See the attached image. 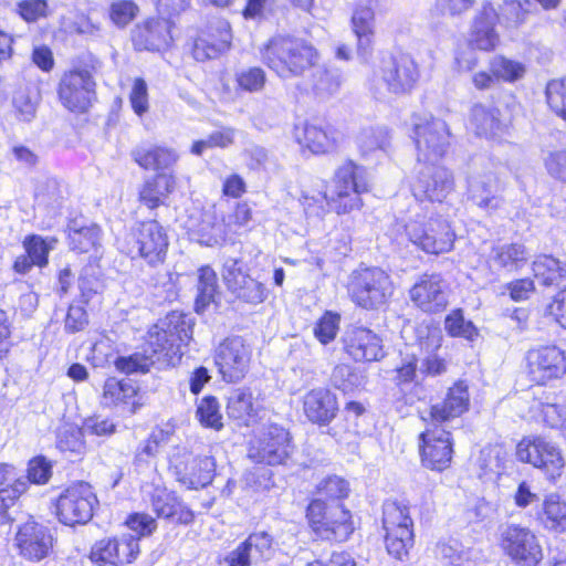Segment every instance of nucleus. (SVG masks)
<instances>
[{"instance_id": "nucleus-1", "label": "nucleus", "mask_w": 566, "mask_h": 566, "mask_svg": "<svg viewBox=\"0 0 566 566\" xmlns=\"http://www.w3.org/2000/svg\"><path fill=\"white\" fill-rule=\"evenodd\" d=\"M512 171L507 163L490 154L474 155L467 175L468 199L482 209L495 210L502 206V191Z\"/></svg>"}, {"instance_id": "nucleus-2", "label": "nucleus", "mask_w": 566, "mask_h": 566, "mask_svg": "<svg viewBox=\"0 0 566 566\" xmlns=\"http://www.w3.org/2000/svg\"><path fill=\"white\" fill-rule=\"evenodd\" d=\"M260 53L262 62L282 80L302 76L319 60L310 42L293 35L272 36Z\"/></svg>"}, {"instance_id": "nucleus-3", "label": "nucleus", "mask_w": 566, "mask_h": 566, "mask_svg": "<svg viewBox=\"0 0 566 566\" xmlns=\"http://www.w3.org/2000/svg\"><path fill=\"white\" fill-rule=\"evenodd\" d=\"M193 317L189 314L171 312L148 332V352L157 363L175 365L182 356V347L192 338Z\"/></svg>"}, {"instance_id": "nucleus-4", "label": "nucleus", "mask_w": 566, "mask_h": 566, "mask_svg": "<svg viewBox=\"0 0 566 566\" xmlns=\"http://www.w3.org/2000/svg\"><path fill=\"white\" fill-rule=\"evenodd\" d=\"M366 191L365 169L349 160L336 170L333 185L326 189L324 198L329 208L340 214L359 208V195Z\"/></svg>"}, {"instance_id": "nucleus-5", "label": "nucleus", "mask_w": 566, "mask_h": 566, "mask_svg": "<svg viewBox=\"0 0 566 566\" xmlns=\"http://www.w3.org/2000/svg\"><path fill=\"white\" fill-rule=\"evenodd\" d=\"M419 69L408 54L389 55L381 60L378 71L369 80V88L374 94H382V90L400 95L408 93L419 80Z\"/></svg>"}, {"instance_id": "nucleus-6", "label": "nucleus", "mask_w": 566, "mask_h": 566, "mask_svg": "<svg viewBox=\"0 0 566 566\" xmlns=\"http://www.w3.org/2000/svg\"><path fill=\"white\" fill-rule=\"evenodd\" d=\"M392 291L390 276L379 268H363L354 271L348 284L352 300L367 310L386 304Z\"/></svg>"}, {"instance_id": "nucleus-7", "label": "nucleus", "mask_w": 566, "mask_h": 566, "mask_svg": "<svg viewBox=\"0 0 566 566\" xmlns=\"http://www.w3.org/2000/svg\"><path fill=\"white\" fill-rule=\"evenodd\" d=\"M395 229L397 232L403 230L408 240L426 253H447L454 244L455 234L443 219H429L427 222L411 220L406 224L397 222Z\"/></svg>"}, {"instance_id": "nucleus-8", "label": "nucleus", "mask_w": 566, "mask_h": 566, "mask_svg": "<svg viewBox=\"0 0 566 566\" xmlns=\"http://www.w3.org/2000/svg\"><path fill=\"white\" fill-rule=\"evenodd\" d=\"M382 526L386 532L387 552L397 559L407 556L413 545V522L409 507L396 501H387L382 506Z\"/></svg>"}, {"instance_id": "nucleus-9", "label": "nucleus", "mask_w": 566, "mask_h": 566, "mask_svg": "<svg viewBox=\"0 0 566 566\" xmlns=\"http://www.w3.org/2000/svg\"><path fill=\"white\" fill-rule=\"evenodd\" d=\"M501 547L517 566H537L543 549L535 533L520 524H507L501 530Z\"/></svg>"}, {"instance_id": "nucleus-10", "label": "nucleus", "mask_w": 566, "mask_h": 566, "mask_svg": "<svg viewBox=\"0 0 566 566\" xmlns=\"http://www.w3.org/2000/svg\"><path fill=\"white\" fill-rule=\"evenodd\" d=\"M412 138L419 164L438 163L450 145V132L440 118H423L413 125Z\"/></svg>"}, {"instance_id": "nucleus-11", "label": "nucleus", "mask_w": 566, "mask_h": 566, "mask_svg": "<svg viewBox=\"0 0 566 566\" xmlns=\"http://www.w3.org/2000/svg\"><path fill=\"white\" fill-rule=\"evenodd\" d=\"M97 497L91 485L78 482L69 486L56 501V516L65 525L87 523L92 516Z\"/></svg>"}, {"instance_id": "nucleus-12", "label": "nucleus", "mask_w": 566, "mask_h": 566, "mask_svg": "<svg viewBox=\"0 0 566 566\" xmlns=\"http://www.w3.org/2000/svg\"><path fill=\"white\" fill-rule=\"evenodd\" d=\"M516 457L543 470L552 480L560 476L565 465L559 448L541 437L524 438L516 447Z\"/></svg>"}, {"instance_id": "nucleus-13", "label": "nucleus", "mask_w": 566, "mask_h": 566, "mask_svg": "<svg viewBox=\"0 0 566 566\" xmlns=\"http://www.w3.org/2000/svg\"><path fill=\"white\" fill-rule=\"evenodd\" d=\"M524 359L528 378L537 385H545L566 374L565 352L555 345L531 348Z\"/></svg>"}, {"instance_id": "nucleus-14", "label": "nucleus", "mask_w": 566, "mask_h": 566, "mask_svg": "<svg viewBox=\"0 0 566 566\" xmlns=\"http://www.w3.org/2000/svg\"><path fill=\"white\" fill-rule=\"evenodd\" d=\"M292 451L290 433L277 424H270L251 442L248 455L254 462L276 465L285 463Z\"/></svg>"}, {"instance_id": "nucleus-15", "label": "nucleus", "mask_w": 566, "mask_h": 566, "mask_svg": "<svg viewBox=\"0 0 566 566\" xmlns=\"http://www.w3.org/2000/svg\"><path fill=\"white\" fill-rule=\"evenodd\" d=\"M274 554L273 538L266 532L250 534L235 548L217 556V566H256Z\"/></svg>"}, {"instance_id": "nucleus-16", "label": "nucleus", "mask_w": 566, "mask_h": 566, "mask_svg": "<svg viewBox=\"0 0 566 566\" xmlns=\"http://www.w3.org/2000/svg\"><path fill=\"white\" fill-rule=\"evenodd\" d=\"M426 431L420 433V454L422 464L431 470L442 471L447 469L452 460L451 433L441 424H432L428 418Z\"/></svg>"}, {"instance_id": "nucleus-17", "label": "nucleus", "mask_w": 566, "mask_h": 566, "mask_svg": "<svg viewBox=\"0 0 566 566\" xmlns=\"http://www.w3.org/2000/svg\"><path fill=\"white\" fill-rule=\"evenodd\" d=\"M222 277L228 290L242 302L258 305L268 298V289L262 282L253 279L243 270V261L241 259H226Z\"/></svg>"}, {"instance_id": "nucleus-18", "label": "nucleus", "mask_w": 566, "mask_h": 566, "mask_svg": "<svg viewBox=\"0 0 566 566\" xmlns=\"http://www.w3.org/2000/svg\"><path fill=\"white\" fill-rule=\"evenodd\" d=\"M454 189L452 172L437 163L420 164L412 185L413 196L418 200L442 202Z\"/></svg>"}, {"instance_id": "nucleus-19", "label": "nucleus", "mask_w": 566, "mask_h": 566, "mask_svg": "<svg viewBox=\"0 0 566 566\" xmlns=\"http://www.w3.org/2000/svg\"><path fill=\"white\" fill-rule=\"evenodd\" d=\"M170 467L180 483L195 490L210 484L216 471L212 457L192 458L186 449L179 450L170 457Z\"/></svg>"}, {"instance_id": "nucleus-20", "label": "nucleus", "mask_w": 566, "mask_h": 566, "mask_svg": "<svg viewBox=\"0 0 566 566\" xmlns=\"http://www.w3.org/2000/svg\"><path fill=\"white\" fill-rule=\"evenodd\" d=\"M95 96V81L87 70L66 72L59 85L62 104L72 112H85Z\"/></svg>"}, {"instance_id": "nucleus-21", "label": "nucleus", "mask_w": 566, "mask_h": 566, "mask_svg": "<svg viewBox=\"0 0 566 566\" xmlns=\"http://www.w3.org/2000/svg\"><path fill=\"white\" fill-rule=\"evenodd\" d=\"M250 359L251 350L239 336L224 339L216 349L214 363L228 382H237L245 376Z\"/></svg>"}, {"instance_id": "nucleus-22", "label": "nucleus", "mask_w": 566, "mask_h": 566, "mask_svg": "<svg viewBox=\"0 0 566 566\" xmlns=\"http://www.w3.org/2000/svg\"><path fill=\"white\" fill-rule=\"evenodd\" d=\"M168 249V237L165 229L156 221L143 222L134 233L133 250L148 264L163 263Z\"/></svg>"}, {"instance_id": "nucleus-23", "label": "nucleus", "mask_w": 566, "mask_h": 566, "mask_svg": "<svg viewBox=\"0 0 566 566\" xmlns=\"http://www.w3.org/2000/svg\"><path fill=\"white\" fill-rule=\"evenodd\" d=\"M15 542L24 558L40 562L52 552L54 538L46 526L28 521L19 527Z\"/></svg>"}, {"instance_id": "nucleus-24", "label": "nucleus", "mask_w": 566, "mask_h": 566, "mask_svg": "<svg viewBox=\"0 0 566 566\" xmlns=\"http://www.w3.org/2000/svg\"><path fill=\"white\" fill-rule=\"evenodd\" d=\"M447 284L439 274H423L410 289L409 295L417 307L427 313L443 311L448 305Z\"/></svg>"}, {"instance_id": "nucleus-25", "label": "nucleus", "mask_w": 566, "mask_h": 566, "mask_svg": "<svg viewBox=\"0 0 566 566\" xmlns=\"http://www.w3.org/2000/svg\"><path fill=\"white\" fill-rule=\"evenodd\" d=\"M343 342L345 352L356 361H377L385 357L381 338L369 328L352 327Z\"/></svg>"}, {"instance_id": "nucleus-26", "label": "nucleus", "mask_w": 566, "mask_h": 566, "mask_svg": "<svg viewBox=\"0 0 566 566\" xmlns=\"http://www.w3.org/2000/svg\"><path fill=\"white\" fill-rule=\"evenodd\" d=\"M139 389L130 379L109 377L105 380L102 403L106 407H120L130 415L136 413L142 403Z\"/></svg>"}, {"instance_id": "nucleus-27", "label": "nucleus", "mask_w": 566, "mask_h": 566, "mask_svg": "<svg viewBox=\"0 0 566 566\" xmlns=\"http://www.w3.org/2000/svg\"><path fill=\"white\" fill-rule=\"evenodd\" d=\"M303 410L306 418L319 426L328 424L337 415L336 396L326 388H316L305 394Z\"/></svg>"}, {"instance_id": "nucleus-28", "label": "nucleus", "mask_w": 566, "mask_h": 566, "mask_svg": "<svg viewBox=\"0 0 566 566\" xmlns=\"http://www.w3.org/2000/svg\"><path fill=\"white\" fill-rule=\"evenodd\" d=\"M132 38L137 50L159 51L170 43V23L166 19H148L136 25Z\"/></svg>"}, {"instance_id": "nucleus-29", "label": "nucleus", "mask_w": 566, "mask_h": 566, "mask_svg": "<svg viewBox=\"0 0 566 566\" xmlns=\"http://www.w3.org/2000/svg\"><path fill=\"white\" fill-rule=\"evenodd\" d=\"M153 511L159 518L170 523L188 525L193 522V512L167 489H155L150 499Z\"/></svg>"}, {"instance_id": "nucleus-30", "label": "nucleus", "mask_w": 566, "mask_h": 566, "mask_svg": "<svg viewBox=\"0 0 566 566\" xmlns=\"http://www.w3.org/2000/svg\"><path fill=\"white\" fill-rule=\"evenodd\" d=\"M497 21V12L492 4H483L482 9L476 14L471 34L470 44L481 51H492L500 43V35L495 31V23Z\"/></svg>"}, {"instance_id": "nucleus-31", "label": "nucleus", "mask_w": 566, "mask_h": 566, "mask_svg": "<svg viewBox=\"0 0 566 566\" xmlns=\"http://www.w3.org/2000/svg\"><path fill=\"white\" fill-rule=\"evenodd\" d=\"M294 138L313 154H326L336 147V133L329 127L303 123L294 127Z\"/></svg>"}, {"instance_id": "nucleus-32", "label": "nucleus", "mask_w": 566, "mask_h": 566, "mask_svg": "<svg viewBox=\"0 0 566 566\" xmlns=\"http://www.w3.org/2000/svg\"><path fill=\"white\" fill-rule=\"evenodd\" d=\"M469 407L468 388L462 382H457L449 389L447 397L440 403H436L429 411V421L432 424L443 426L453 418L460 417Z\"/></svg>"}, {"instance_id": "nucleus-33", "label": "nucleus", "mask_w": 566, "mask_h": 566, "mask_svg": "<svg viewBox=\"0 0 566 566\" xmlns=\"http://www.w3.org/2000/svg\"><path fill=\"white\" fill-rule=\"evenodd\" d=\"M229 226L218 218L214 211H206L200 220L190 228V234L201 245L217 247L228 239Z\"/></svg>"}, {"instance_id": "nucleus-34", "label": "nucleus", "mask_w": 566, "mask_h": 566, "mask_svg": "<svg viewBox=\"0 0 566 566\" xmlns=\"http://www.w3.org/2000/svg\"><path fill=\"white\" fill-rule=\"evenodd\" d=\"M214 29L219 33L217 39L212 33H208L195 41L192 54L197 61L203 62L216 59L229 49L231 41L229 24L224 21H219Z\"/></svg>"}, {"instance_id": "nucleus-35", "label": "nucleus", "mask_w": 566, "mask_h": 566, "mask_svg": "<svg viewBox=\"0 0 566 566\" xmlns=\"http://www.w3.org/2000/svg\"><path fill=\"white\" fill-rule=\"evenodd\" d=\"M132 155L134 160L147 170L169 169L179 159L175 149L163 146H138Z\"/></svg>"}, {"instance_id": "nucleus-36", "label": "nucleus", "mask_w": 566, "mask_h": 566, "mask_svg": "<svg viewBox=\"0 0 566 566\" xmlns=\"http://www.w3.org/2000/svg\"><path fill=\"white\" fill-rule=\"evenodd\" d=\"M538 284L549 289H566V266L557 259L543 255L533 262Z\"/></svg>"}, {"instance_id": "nucleus-37", "label": "nucleus", "mask_w": 566, "mask_h": 566, "mask_svg": "<svg viewBox=\"0 0 566 566\" xmlns=\"http://www.w3.org/2000/svg\"><path fill=\"white\" fill-rule=\"evenodd\" d=\"M175 186L176 180L171 174H157L144 182L139 191V200L148 208L155 209L164 203Z\"/></svg>"}, {"instance_id": "nucleus-38", "label": "nucleus", "mask_w": 566, "mask_h": 566, "mask_svg": "<svg viewBox=\"0 0 566 566\" xmlns=\"http://www.w3.org/2000/svg\"><path fill=\"white\" fill-rule=\"evenodd\" d=\"M382 0H356L350 15L352 31H376V14L385 12Z\"/></svg>"}, {"instance_id": "nucleus-39", "label": "nucleus", "mask_w": 566, "mask_h": 566, "mask_svg": "<svg viewBox=\"0 0 566 566\" xmlns=\"http://www.w3.org/2000/svg\"><path fill=\"white\" fill-rule=\"evenodd\" d=\"M530 253L523 244L511 243L494 247L491 252V260L501 269L516 271L524 266Z\"/></svg>"}, {"instance_id": "nucleus-40", "label": "nucleus", "mask_w": 566, "mask_h": 566, "mask_svg": "<svg viewBox=\"0 0 566 566\" xmlns=\"http://www.w3.org/2000/svg\"><path fill=\"white\" fill-rule=\"evenodd\" d=\"M499 115L500 112L496 108L475 105L472 108V125L475 133L486 138H494L501 135L504 130V125Z\"/></svg>"}, {"instance_id": "nucleus-41", "label": "nucleus", "mask_w": 566, "mask_h": 566, "mask_svg": "<svg viewBox=\"0 0 566 566\" xmlns=\"http://www.w3.org/2000/svg\"><path fill=\"white\" fill-rule=\"evenodd\" d=\"M533 3L528 0H505L500 7L497 21L507 29H516L526 22Z\"/></svg>"}, {"instance_id": "nucleus-42", "label": "nucleus", "mask_w": 566, "mask_h": 566, "mask_svg": "<svg viewBox=\"0 0 566 566\" xmlns=\"http://www.w3.org/2000/svg\"><path fill=\"white\" fill-rule=\"evenodd\" d=\"M543 524L547 530L566 532V501L556 494L547 496L543 504Z\"/></svg>"}, {"instance_id": "nucleus-43", "label": "nucleus", "mask_w": 566, "mask_h": 566, "mask_svg": "<svg viewBox=\"0 0 566 566\" xmlns=\"http://www.w3.org/2000/svg\"><path fill=\"white\" fill-rule=\"evenodd\" d=\"M357 145L363 156H369L376 150L386 151L390 146L389 130L382 126L363 128Z\"/></svg>"}, {"instance_id": "nucleus-44", "label": "nucleus", "mask_w": 566, "mask_h": 566, "mask_svg": "<svg viewBox=\"0 0 566 566\" xmlns=\"http://www.w3.org/2000/svg\"><path fill=\"white\" fill-rule=\"evenodd\" d=\"M56 243L57 240L53 237L43 238L39 234H30L22 241V247L35 266L44 268L49 262V253L55 249Z\"/></svg>"}, {"instance_id": "nucleus-45", "label": "nucleus", "mask_w": 566, "mask_h": 566, "mask_svg": "<svg viewBox=\"0 0 566 566\" xmlns=\"http://www.w3.org/2000/svg\"><path fill=\"white\" fill-rule=\"evenodd\" d=\"M324 531L331 532L335 541H346L354 531L349 511L339 503L334 505L327 522H324Z\"/></svg>"}, {"instance_id": "nucleus-46", "label": "nucleus", "mask_w": 566, "mask_h": 566, "mask_svg": "<svg viewBox=\"0 0 566 566\" xmlns=\"http://www.w3.org/2000/svg\"><path fill=\"white\" fill-rule=\"evenodd\" d=\"M101 229L96 224L70 228L69 245L73 251L87 253L99 244Z\"/></svg>"}, {"instance_id": "nucleus-47", "label": "nucleus", "mask_w": 566, "mask_h": 566, "mask_svg": "<svg viewBox=\"0 0 566 566\" xmlns=\"http://www.w3.org/2000/svg\"><path fill=\"white\" fill-rule=\"evenodd\" d=\"M238 130L233 127H221L210 133L205 139L197 140L192 144L191 153L201 156L207 149L211 148H229L235 142Z\"/></svg>"}, {"instance_id": "nucleus-48", "label": "nucleus", "mask_w": 566, "mask_h": 566, "mask_svg": "<svg viewBox=\"0 0 566 566\" xmlns=\"http://www.w3.org/2000/svg\"><path fill=\"white\" fill-rule=\"evenodd\" d=\"M217 275L210 266H202L198 271V295L196 297V311H203L213 302L217 293Z\"/></svg>"}, {"instance_id": "nucleus-49", "label": "nucleus", "mask_w": 566, "mask_h": 566, "mask_svg": "<svg viewBox=\"0 0 566 566\" xmlns=\"http://www.w3.org/2000/svg\"><path fill=\"white\" fill-rule=\"evenodd\" d=\"M436 554L450 565L462 566L472 558L473 551L464 547L460 541L449 538L437 544Z\"/></svg>"}, {"instance_id": "nucleus-50", "label": "nucleus", "mask_w": 566, "mask_h": 566, "mask_svg": "<svg viewBox=\"0 0 566 566\" xmlns=\"http://www.w3.org/2000/svg\"><path fill=\"white\" fill-rule=\"evenodd\" d=\"M171 434V428H155L149 437L138 446L135 454V463L137 465L148 463L149 459L155 458L158 453L159 446L166 443Z\"/></svg>"}, {"instance_id": "nucleus-51", "label": "nucleus", "mask_w": 566, "mask_h": 566, "mask_svg": "<svg viewBox=\"0 0 566 566\" xmlns=\"http://www.w3.org/2000/svg\"><path fill=\"white\" fill-rule=\"evenodd\" d=\"M228 415L238 420H245L254 415L253 397L248 389L239 388L231 392L227 405Z\"/></svg>"}, {"instance_id": "nucleus-52", "label": "nucleus", "mask_w": 566, "mask_h": 566, "mask_svg": "<svg viewBox=\"0 0 566 566\" xmlns=\"http://www.w3.org/2000/svg\"><path fill=\"white\" fill-rule=\"evenodd\" d=\"M490 72L493 73L496 80L515 82L523 77L525 66L517 61L496 55L490 61Z\"/></svg>"}, {"instance_id": "nucleus-53", "label": "nucleus", "mask_w": 566, "mask_h": 566, "mask_svg": "<svg viewBox=\"0 0 566 566\" xmlns=\"http://www.w3.org/2000/svg\"><path fill=\"white\" fill-rule=\"evenodd\" d=\"M312 88L318 95L334 94L340 85V76L325 67L318 66V63L312 67Z\"/></svg>"}, {"instance_id": "nucleus-54", "label": "nucleus", "mask_w": 566, "mask_h": 566, "mask_svg": "<svg viewBox=\"0 0 566 566\" xmlns=\"http://www.w3.org/2000/svg\"><path fill=\"white\" fill-rule=\"evenodd\" d=\"M155 363V358L148 353H134L129 356L117 357L115 367L120 373L130 375L135 373H147Z\"/></svg>"}, {"instance_id": "nucleus-55", "label": "nucleus", "mask_w": 566, "mask_h": 566, "mask_svg": "<svg viewBox=\"0 0 566 566\" xmlns=\"http://www.w3.org/2000/svg\"><path fill=\"white\" fill-rule=\"evenodd\" d=\"M197 418L207 428L220 430L223 427L220 406L214 397H205L198 405Z\"/></svg>"}, {"instance_id": "nucleus-56", "label": "nucleus", "mask_w": 566, "mask_h": 566, "mask_svg": "<svg viewBox=\"0 0 566 566\" xmlns=\"http://www.w3.org/2000/svg\"><path fill=\"white\" fill-rule=\"evenodd\" d=\"M546 101L549 108L566 120V77L552 80L546 86Z\"/></svg>"}, {"instance_id": "nucleus-57", "label": "nucleus", "mask_w": 566, "mask_h": 566, "mask_svg": "<svg viewBox=\"0 0 566 566\" xmlns=\"http://www.w3.org/2000/svg\"><path fill=\"white\" fill-rule=\"evenodd\" d=\"M35 201L39 206L53 207L60 202L62 191L55 178H41L36 182L34 191Z\"/></svg>"}, {"instance_id": "nucleus-58", "label": "nucleus", "mask_w": 566, "mask_h": 566, "mask_svg": "<svg viewBox=\"0 0 566 566\" xmlns=\"http://www.w3.org/2000/svg\"><path fill=\"white\" fill-rule=\"evenodd\" d=\"M444 328L453 337H463L473 339L478 335L475 326L470 321H465L461 310L452 311L444 321Z\"/></svg>"}, {"instance_id": "nucleus-59", "label": "nucleus", "mask_w": 566, "mask_h": 566, "mask_svg": "<svg viewBox=\"0 0 566 566\" xmlns=\"http://www.w3.org/2000/svg\"><path fill=\"white\" fill-rule=\"evenodd\" d=\"M56 447L62 452L82 453L85 449L82 431L75 427L62 428L57 433Z\"/></svg>"}, {"instance_id": "nucleus-60", "label": "nucleus", "mask_w": 566, "mask_h": 566, "mask_svg": "<svg viewBox=\"0 0 566 566\" xmlns=\"http://www.w3.org/2000/svg\"><path fill=\"white\" fill-rule=\"evenodd\" d=\"M139 9L130 0H118L109 6L108 15L112 22L118 28L129 24L137 15Z\"/></svg>"}, {"instance_id": "nucleus-61", "label": "nucleus", "mask_w": 566, "mask_h": 566, "mask_svg": "<svg viewBox=\"0 0 566 566\" xmlns=\"http://www.w3.org/2000/svg\"><path fill=\"white\" fill-rule=\"evenodd\" d=\"M317 493L323 499L338 501L347 497L349 493V485L346 480L340 476L332 475L324 479L317 485Z\"/></svg>"}, {"instance_id": "nucleus-62", "label": "nucleus", "mask_w": 566, "mask_h": 566, "mask_svg": "<svg viewBox=\"0 0 566 566\" xmlns=\"http://www.w3.org/2000/svg\"><path fill=\"white\" fill-rule=\"evenodd\" d=\"M13 107L21 120L30 122L36 112L38 97L28 90H18L13 95Z\"/></svg>"}, {"instance_id": "nucleus-63", "label": "nucleus", "mask_w": 566, "mask_h": 566, "mask_svg": "<svg viewBox=\"0 0 566 566\" xmlns=\"http://www.w3.org/2000/svg\"><path fill=\"white\" fill-rule=\"evenodd\" d=\"M340 316L326 312L314 328L315 337L324 345L335 339L339 329Z\"/></svg>"}, {"instance_id": "nucleus-64", "label": "nucleus", "mask_w": 566, "mask_h": 566, "mask_svg": "<svg viewBox=\"0 0 566 566\" xmlns=\"http://www.w3.org/2000/svg\"><path fill=\"white\" fill-rule=\"evenodd\" d=\"M544 165L552 178L566 184V149L548 153Z\"/></svg>"}]
</instances>
